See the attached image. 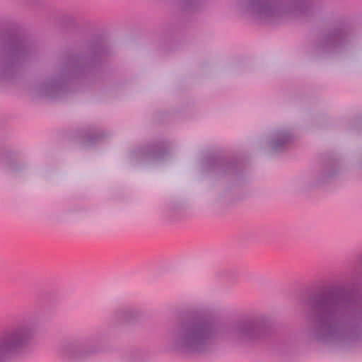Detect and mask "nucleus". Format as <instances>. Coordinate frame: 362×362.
<instances>
[{
    "mask_svg": "<svg viewBox=\"0 0 362 362\" xmlns=\"http://www.w3.org/2000/svg\"><path fill=\"white\" fill-rule=\"evenodd\" d=\"M276 322L272 315L252 312L238 320L232 327V336L241 345H252L269 339L274 332Z\"/></svg>",
    "mask_w": 362,
    "mask_h": 362,
    "instance_id": "obj_6",
    "label": "nucleus"
},
{
    "mask_svg": "<svg viewBox=\"0 0 362 362\" xmlns=\"http://www.w3.org/2000/svg\"><path fill=\"white\" fill-rule=\"evenodd\" d=\"M108 50L99 39H92L78 52H64L53 70L38 83L37 92L43 98L61 99L71 89V82L81 79L91 87L103 81L104 57Z\"/></svg>",
    "mask_w": 362,
    "mask_h": 362,
    "instance_id": "obj_1",
    "label": "nucleus"
},
{
    "mask_svg": "<svg viewBox=\"0 0 362 362\" xmlns=\"http://www.w3.org/2000/svg\"><path fill=\"white\" fill-rule=\"evenodd\" d=\"M343 171L340 158L332 153L323 155L320 170L316 176V182L323 184L335 178Z\"/></svg>",
    "mask_w": 362,
    "mask_h": 362,
    "instance_id": "obj_13",
    "label": "nucleus"
},
{
    "mask_svg": "<svg viewBox=\"0 0 362 362\" xmlns=\"http://www.w3.org/2000/svg\"><path fill=\"white\" fill-rule=\"evenodd\" d=\"M352 39L350 26L345 22L332 24L317 36L313 52L318 57H326L338 53L346 48Z\"/></svg>",
    "mask_w": 362,
    "mask_h": 362,
    "instance_id": "obj_7",
    "label": "nucleus"
},
{
    "mask_svg": "<svg viewBox=\"0 0 362 362\" xmlns=\"http://www.w3.org/2000/svg\"><path fill=\"white\" fill-rule=\"evenodd\" d=\"M362 343V296L345 288V347Z\"/></svg>",
    "mask_w": 362,
    "mask_h": 362,
    "instance_id": "obj_8",
    "label": "nucleus"
},
{
    "mask_svg": "<svg viewBox=\"0 0 362 362\" xmlns=\"http://www.w3.org/2000/svg\"><path fill=\"white\" fill-rule=\"evenodd\" d=\"M39 331V320H18L0 335V362L29 354Z\"/></svg>",
    "mask_w": 362,
    "mask_h": 362,
    "instance_id": "obj_5",
    "label": "nucleus"
},
{
    "mask_svg": "<svg viewBox=\"0 0 362 362\" xmlns=\"http://www.w3.org/2000/svg\"><path fill=\"white\" fill-rule=\"evenodd\" d=\"M169 147L165 139L148 142L132 150L129 158L135 163L162 160L168 154Z\"/></svg>",
    "mask_w": 362,
    "mask_h": 362,
    "instance_id": "obj_11",
    "label": "nucleus"
},
{
    "mask_svg": "<svg viewBox=\"0 0 362 362\" xmlns=\"http://www.w3.org/2000/svg\"><path fill=\"white\" fill-rule=\"evenodd\" d=\"M317 0H235V7L242 14L263 21H278L288 16H310Z\"/></svg>",
    "mask_w": 362,
    "mask_h": 362,
    "instance_id": "obj_3",
    "label": "nucleus"
},
{
    "mask_svg": "<svg viewBox=\"0 0 362 362\" xmlns=\"http://www.w3.org/2000/svg\"><path fill=\"white\" fill-rule=\"evenodd\" d=\"M222 334L221 323L203 308H194L182 315L169 331L168 344L176 353L197 356L211 354Z\"/></svg>",
    "mask_w": 362,
    "mask_h": 362,
    "instance_id": "obj_2",
    "label": "nucleus"
},
{
    "mask_svg": "<svg viewBox=\"0 0 362 362\" xmlns=\"http://www.w3.org/2000/svg\"><path fill=\"white\" fill-rule=\"evenodd\" d=\"M183 10L199 12L205 9L211 0H179Z\"/></svg>",
    "mask_w": 362,
    "mask_h": 362,
    "instance_id": "obj_17",
    "label": "nucleus"
},
{
    "mask_svg": "<svg viewBox=\"0 0 362 362\" xmlns=\"http://www.w3.org/2000/svg\"><path fill=\"white\" fill-rule=\"evenodd\" d=\"M35 54L31 43L18 32L6 30L0 44V79H13L19 68Z\"/></svg>",
    "mask_w": 362,
    "mask_h": 362,
    "instance_id": "obj_4",
    "label": "nucleus"
},
{
    "mask_svg": "<svg viewBox=\"0 0 362 362\" xmlns=\"http://www.w3.org/2000/svg\"><path fill=\"white\" fill-rule=\"evenodd\" d=\"M144 317L143 310L132 305H122L112 312L111 325L115 327L125 325H135L141 321Z\"/></svg>",
    "mask_w": 362,
    "mask_h": 362,
    "instance_id": "obj_12",
    "label": "nucleus"
},
{
    "mask_svg": "<svg viewBox=\"0 0 362 362\" xmlns=\"http://www.w3.org/2000/svg\"><path fill=\"white\" fill-rule=\"evenodd\" d=\"M105 133L94 126H88L78 132V136L81 143L88 147L95 146L105 138Z\"/></svg>",
    "mask_w": 362,
    "mask_h": 362,
    "instance_id": "obj_15",
    "label": "nucleus"
},
{
    "mask_svg": "<svg viewBox=\"0 0 362 362\" xmlns=\"http://www.w3.org/2000/svg\"><path fill=\"white\" fill-rule=\"evenodd\" d=\"M295 140L293 130L288 127H279L269 134L267 140L268 148L273 153L288 151Z\"/></svg>",
    "mask_w": 362,
    "mask_h": 362,
    "instance_id": "obj_14",
    "label": "nucleus"
},
{
    "mask_svg": "<svg viewBox=\"0 0 362 362\" xmlns=\"http://www.w3.org/2000/svg\"><path fill=\"white\" fill-rule=\"evenodd\" d=\"M202 165L205 171L211 173L218 177L228 175L240 178L243 172V165L238 159L221 154L205 156Z\"/></svg>",
    "mask_w": 362,
    "mask_h": 362,
    "instance_id": "obj_10",
    "label": "nucleus"
},
{
    "mask_svg": "<svg viewBox=\"0 0 362 362\" xmlns=\"http://www.w3.org/2000/svg\"><path fill=\"white\" fill-rule=\"evenodd\" d=\"M30 4L36 7H42L44 6L43 3L40 0H31Z\"/></svg>",
    "mask_w": 362,
    "mask_h": 362,
    "instance_id": "obj_19",
    "label": "nucleus"
},
{
    "mask_svg": "<svg viewBox=\"0 0 362 362\" xmlns=\"http://www.w3.org/2000/svg\"><path fill=\"white\" fill-rule=\"evenodd\" d=\"M59 22L64 26L67 28L74 27L76 24V17L71 13H64L61 16Z\"/></svg>",
    "mask_w": 362,
    "mask_h": 362,
    "instance_id": "obj_18",
    "label": "nucleus"
},
{
    "mask_svg": "<svg viewBox=\"0 0 362 362\" xmlns=\"http://www.w3.org/2000/svg\"><path fill=\"white\" fill-rule=\"evenodd\" d=\"M103 334L99 332L89 339L66 341L61 346L62 355L67 362H88L103 351Z\"/></svg>",
    "mask_w": 362,
    "mask_h": 362,
    "instance_id": "obj_9",
    "label": "nucleus"
},
{
    "mask_svg": "<svg viewBox=\"0 0 362 362\" xmlns=\"http://www.w3.org/2000/svg\"><path fill=\"white\" fill-rule=\"evenodd\" d=\"M2 163L4 166L13 174H19L26 168V165L16 160L11 153H6L4 155Z\"/></svg>",
    "mask_w": 362,
    "mask_h": 362,
    "instance_id": "obj_16",
    "label": "nucleus"
}]
</instances>
